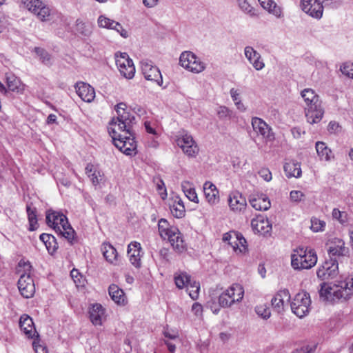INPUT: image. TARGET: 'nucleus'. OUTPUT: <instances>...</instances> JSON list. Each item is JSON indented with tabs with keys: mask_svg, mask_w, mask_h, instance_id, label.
I'll return each mask as SVG.
<instances>
[{
	"mask_svg": "<svg viewBox=\"0 0 353 353\" xmlns=\"http://www.w3.org/2000/svg\"><path fill=\"white\" fill-rule=\"evenodd\" d=\"M126 105L119 103L115 106L117 118L109 123L108 132L116 148L128 156H135L137 142L132 130L135 117L125 110Z\"/></svg>",
	"mask_w": 353,
	"mask_h": 353,
	"instance_id": "1",
	"label": "nucleus"
},
{
	"mask_svg": "<svg viewBox=\"0 0 353 353\" xmlns=\"http://www.w3.org/2000/svg\"><path fill=\"white\" fill-rule=\"evenodd\" d=\"M353 294V278L341 281L330 286L323 283L321 285L319 294L325 301L346 300Z\"/></svg>",
	"mask_w": 353,
	"mask_h": 353,
	"instance_id": "2",
	"label": "nucleus"
},
{
	"mask_svg": "<svg viewBox=\"0 0 353 353\" xmlns=\"http://www.w3.org/2000/svg\"><path fill=\"white\" fill-rule=\"evenodd\" d=\"M301 94L305 102V112L307 122L311 124L319 123L324 114L319 96L310 88L304 89Z\"/></svg>",
	"mask_w": 353,
	"mask_h": 353,
	"instance_id": "3",
	"label": "nucleus"
},
{
	"mask_svg": "<svg viewBox=\"0 0 353 353\" xmlns=\"http://www.w3.org/2000/svg\"><path fill=\"white\" fill-rule=\"evenodd\" d=\"M158 225L161 238L167 239L176 253L181 254L187 250L183 234L177 228L170 225L169 222H159Z\"/></svg>",
	"mask_w": 353,
	"mask_h": 353,
	"instance_id": "4",
	"label": "nucleus"
},
{
	"mask_svg": "<svg viewBox=\"0 0 353 353\" xmlns=\"http://www.w3.org/2000/svg\"><path fill=\"white\" fill-rule=\"evenodd\" d=\"M317 262V256L314 251L312 250H303L299 248L294 250L291 256V265L295 270L310 269Z\"/></svg>",
	"mask_w": 353,
	"mask_h": 353,
	"instance_id": "5",
	"label": "nucleus"
},
{
	"mask_svg": "<svg viewBox=\"0 0 353 353\" xmlns=\"http://www.w3.org/2000/svg\"><path fill=\"white\" fill-rule=\"evenodd\" d=\"M19 267H23L25 271L18 281L19 290L24 298H31L35 292V285L30 272L32 266L29 261L21 260L19 262Z\"/></svg>",
	"mask_w": 353,
	"mask_h": 353,
	"instance_id": "6",
	"label": "nucleus"
},
{
	"mask_svg": "<svg viewBox=\"0 0 353 353\" xmlns=\"http://www.w3.org/2000/svg\"><path fill=\"white\" fill-rule=\"evenodd\" d=\"M179 63L183 68L193 73H200L206 67L205 63L190 51H185L181 54Z\"/></svg>",
	"mask_w": 353,
	"mask_h": 353,
	"instance_id": "7",
	"label": "nucleus"
},
{
	"mask_svg": "<svg viewBox=\"0 0 353 353\" xmlns=\"http://www.w3.org/2000/svg\"><path fill=\"white\" fill-rule=\"evenodd\" d=\"M310 305V296L306 292L297 293L290 303L292 312L299 318H303L308 314Z\"/></svg>",
	"mask_w": 353,
	"mask_h": 353,
	"instance_id": "8",
	"label": "nucleus"
},
{
	"mask_svg": "<svg viewBox=\"0 0 353 353\" xmlns=\"http://www.w3.org/2000/svg\"><path fill=\"white\" fill-rule=\"evenodd\" d=\"M115 57L116 64L121 74L128 79L133 78L135 73V67L128 54L125 52H120L119 56L118 53H116Z\"/></svg>",
	"mask_w": 353,
	"mask_h": 353,
	"instance_id": "9",
	"label": "nucleus"
},
{
	"mask_svg": "<svg viewBox=\"0 0 353 353\" xmlns=\"http://www.w3.org/2000/svg\"><path fill=\"white\" fill-rule=\"evenodd\" d=\"M28 10L33 12L37 17L44 21L48 20L50 9L41 0H20Z\"/></svg>",
	"mask_w": 353,
	"mask_h": 353,
	"instance_id": "10",
	"label": "nucleus"
},
{
	"mask_svg": "<svg viewBox=\"0 0 353 353\" xmlns=\"http://www.w3.org/2000/svg\"><path fill=\"white\" fill-rule=\"evenodd\" d=\"M141 71L145 78L148 81L156 82L159 85L163 83V78L159 69L152 65L151 61L145 60L141 62Z\"/></svg>",
	"mask_w": 353,
	"mask_h": 353,
	"instance_id": "11",
	"label": "nucleus"
},
{
	"mask_svg": "<svg viewBox=\"0 0 353 353\" xmlns=\"http://www.w3.org/2000/svg\"><path fill=\"white\" fill-rule=\"evenodd\" d=\"M176 143L183 152L190 157H195L199 152V148L192 137L188 133L178 137Z\"/></svg>",
	"mask_w": 353,
	"mask_h": 353,
	"instance_id": "12",
	"label": "nucleus"
},
{
	"mask_svg": "<svg viewBox=\"0 0 353 353\" xmlns=\"http://www.w3.org/2000/svg\"><path fill=\"white\" fill-rule=\"evenodd\" d=\"M338 272V262L336 259L331 258L329 261H325L318 269L316 274L319 279L325 280L335 277Z\"/></svg>",
	"mask_w": 353,
	"mask_h": 353,
	"instance_id": "13",
	"label": "nucleus"
},
{
	"mask_svg": "<svg viewBox=\"0 0 353 353\" xmlns=\"http://www.w3.org/2000/svg\"><path fill=\"white\" fill-rule=\"evenodd\" d=\"M301 10L311 17L320 19L323 17V7L316 0L312 3V0H301L300 4Z\"/></svg>",
	"mask_w": 353,
	"mask_h": 353,
	"instance_id": "14",
	"label": "nucleus"
},
{
	"mask_svg": "<svg viewBox=\"0 0 353 353\" xmlns=\"http://www.w3.org/2000/svg\"><path fill=\"white\" fill-rule=\"evenodd\" d=\"M326 245L329 255L332 256H346L349 253L348 248L345 246L344 241L339 238L330 239Z\"/></svg>",
	"mask_w": 353,
	"mask_h": 353,
	"instance_id": "15",
	"label": "nucleus"
},
{
	"mask_svg": "<svg viewBox=\"0 0 353 353\" xmlns=\"http://www.w3.org/2000/svg\"><path fill=\"white\" fill-rule=\"evenodd\" d=\"M74 88L78 96L85 102L90 103L95 97V91L93 87L85 82H77Z\"/></svg>",
	"mask_w": 353,
	"mask_h": 353,
	"instance_id": "16",
	"label": "nucleus"
},
{
	"mask_svg": "<svg viewBox=\"0 0 353 353\" xmlns=\"http://www.w3.org/2000/svg\"><path fill=\"white\" fill-rule=\"evenodd\" d=\"M252 125L254 130L263 136L268 140L274 139V134L272 129L269 125L261 119L259 117H253L252 119Z\"/></svg>",
	"mask_w": 353,
	"mask_h": 353,
	"instance_id": "17",
	"label": "nucleus"
},
{
	"mask_svg": "<svg viewBox=\"0 0 353 353\" xmlns=\"http://www.w3.org/2000/svg\"><path fill=\"white\" fill-rule=\"evenodd\" d=\"M56 231L59 232L63 236L71 243L74 239L75 232L70 225V222H47Z\"/></svg>",
	"mask_w": 353,
	"mask_h": 353,
	"instance_id": "18",
	"label": "nucleus"
},
{
	"mask_svg": "<svg viewBox=\"0 0 353 353\" xmlns=\"http://www.w3.org/2000/svg\"><path fill=\"white\" fill-rule=\"evenodd\" d=\"M245 56L250 63L256 70H261L265 67L261 54L251 46H246L244 49Z\"/></svg>",
	"mask_w": 353,
	"mask_h": 353,
	"instance_id": "19",
	"label": "nucleus"
},
{
	"mask_svg": "<svg viewBox=\"0 0 353 353\" xmlns=\"http://www.w3.org/2000/svg\"><path fill=\"white\" fill-rule=\"evenodd\" d=\"M249 201L251 205L256 210H267L271 206L268 196L263 193L250 196Z\"/></svg>",
	"mask_w": 353,
	"mask_h": 353,
	"instance_id": "20",
	"label": "nucleus"
},
{
	"mask_svg": "<svg viewBox=\"0 0 353 353\" xmlns=\"http://www.w3.org/2000/svg\"><path fill=\"white\" fill-rule=\"evenodd\" d=\"M288 301L290 300V294L289 290L283 289L279 291L272 299L271 303L272 307L277 312H281L283 310L284 299Z\"/></svg>",
	"mask_w": 353,
	"mask_h": 353,
	"instance_id": "21",
	"label": "nucleus"
},
{
	"mask_svg": "<svg viewBox=\"0 0 353 353\" xmlns=\"http://www.w3.org/2000/svg\"><path fill=\"white\" fill-rule=\"evenodd\" d=\"M141 251V244L138 242L131 243L128 247V254L130 261L132 265L137 268H140L141 265L140 256Z\"/></svg>",
	"mask_w": 353,
	"mask_h": 353,
	"instance_id": "22",
	"label": "nucleus"
},
{
	"mask_svg": "<svg viewBox=\"0 0 353 353\" xmlns=\"http://www.w3.org/2000/svg\"><path fill=\"white\" fill-rule=\"evenodd\" d=\"M230 208L235 212H241L246 206V199L239 192H234L230 195L228 199Z\"/></svg>",
	"mask_w": 353,
	"mask_h": 353,
	"instance_id": "23",
	"label": "nucleus"
},
{
	"mask_svg": "<svg viewBox=\"0 0 353 353\" xmlns=\"http://www.w3.org/2000/svg\"><path fill=\"white\" fill-rule=\"evenodd\" d=\"M21 330L28 338H33L37 333L32 319L26 314L21 316L19 320Z\"/></svg>",
	"mask_w": 353,
	"mask_h": 353,
	"instance_id": "24",
	"label": "nucleus"
},
{
	"mask_svg": "<svg viewBox=\"0 0 353 353\" xmlns=\"http://www.w3.org/2000/svg\"><path fill=\"white\" fill-rule=\"evenodd\" d=\"M203 192L208 202L214 205L219 202V191L215 185L210 181H206L203 185Z\"/></svg>",
	"mask_w": 353,
	"mask_h": 353,
	"instance_id": "25",
	"label": "nucleus"
},
{
	"mask_svg": "<svg viewBox=\"0 0 353 353\" xmlns=\"http://www.w3.org/2000/svg\"><path fill=\"white\" fill-rule=\"evenodd\" d=\"M224 292L234 304L241 302L244 296V289L241 285L238 283L232 284Z\"/></svg>",
	"mask_w": 353,
	"mask_h": 353,
	"instance_id": "26",
	"label": "nucleus"
},
{
	"mask_svg": "<svg viewBox=\"0 0 353 353\" xmlns=\"http://www.w3.org/2000/svg\"><path fill=\"white\" fill-rule=\"evenodd\" d=\"M104 309L101 304L95 303L92 305L89 311L91 322L94 325H101L102 324V319L104 316Z\"/></svg>",
	"mask_w": 353,
	"mask_h": 353,
	"instance_id": "27",
	"label": "nucleus"
},
{
	"mask_svg": "<svg viewBox=\"0 0 353 353\" xmlns=\"http://www.w3.org/2000/svg\"><path fill=\"white\" fill-rule=\"evenodd\" d=\"M284 172L286 176L290 177H299L301 175V165L295 161H290L284 164Z\"/></svg>",
	"mask_w": 353,
	"mask_h": 353,
	"instance_id": "28",
	"label": "nucleus"
},
{
	"mask_svg": "<svg viewBox=\"0 0 353 353\" xmlns=\"http://www.w3.org/2000/svg\"><path fill=\"white\" fill-rule=\"evenodd\" d=\"M109 294L111 299L118 305H124L125 296L123 291L117 285L112 284L108 288Z\"/></svg>",
	"mask_w": 353,
	"mask_h": 353,
	"instance_id": "29",
	"label": "nucleus"
},
{
	"mask_svg": "<svg viewBox=\"0 0 353 353\" xmlns=\"http://www.w3.org/2000/svg\"><path fill=\"white\" fill-rule=\"evenodd\" d=\"M233 234L235 241L234 243H230V245L235 252L245 253L248 251L245 239L240 233L234 232Z\"/></svg>",
	"mask_w": 353,
	"mask_h": 353,
	"instance_id": "30",
	"label": "nucleus"
},
{
	"mask_svg": "<svg viewBox=\"0 0 353 353\" xmlns=\"http://www.w3.org/2000/svg\"><path fill=\"white\" fill-rule=\"evenodd\" d=\"M254 232L259 233L264 236L271 234L272 226L271 222H251Z\"/></svg>",
	"mask_w": 353,
	"mask_h": 353,
	"instance_id": "31",
	"label": "nucleus"
},
{
	"mask_svg": "<svg viewBox=\"0 0 353 353\" xmlns=\"http://www.w3.org/2000/svg\"><path fill=\"white\" fill-rule=\"evenodd\" d=\"M39 239L46 245L49 253L52 254L57 250L58 245L54 236L43 233L40 235Z\"/></svg>",
	"mask_w": 353,
	"mask_h": 353,
	"instance_id": "32",
	"label": "nucleus"
},
{
	"mask_svg": "<svg viewBox=\"0 0 353 353\" xmlns=\"http://www.w3.org/2000/svg\"><path fill=\"white\" fill-rule=\"evenodd\" d=\"M101 251L105 259L111 263H113L117 259V252L116 249L110 243H103L101 246Z\"/></svg>",
	"mask_w": 353,
	"mask_h": 353,
	"instance_id": "33",
	"label": "nucleus"
},
{
	"mask_svg": "<svg viewBox=\"0 0 353 353\" xmlns=\"http://www.w3.org/2000/svg\"><path fill=\"white\" fill-rule=\"evenodd\" d=\"M174 282L179 289H183L189 286L191 281V276L185 272H176L174 276Z\"/></svg>",
	"mask_w": 353,
	"mask_h": 353,
	"instance_id": "34",
	"label": "nucleus"
},
{
	"mask_svg": "<svg viewBox=\"0 0 353 353\" xmlns=\"http://www.w3.org/2000/svg\"><path fill=\"white\" fill-rule=\"evenodd\" d=\"M6 83L8 89L12 92H20L23 90L19 78L12 74L6 75Z\"/></svg>",
	"mask_w": 353,
	"mask_h": 353,
	"instance_id": "35",
	"label": "nucleus"
},
{
	"mask_svg": "<svg viewBox=\"0 0 353 353\" xmlns=\"http://www.w3.org/2000/svg\"><path fill=\"white\" fill-rule=\"evenodd\" d=\"M316 150L321 160H325L326 161L330 160L332 151L324 142L317 141L316 143Z\"/></svg>",
	"mask_w": 353,
	"mask_h": 353,
	"instance_id": "36",
	"label": "nucleus"
},
{
	"mask_svg": "<svg viewBox=\"0 0 353 353\" xmlns=\"http://www.w3.org/2000/svg\"><path fill=\"white\" fill-rule=\"evenodd\" d=\"M239 8L251 17H259L258 10L252 7L247 0H237Z\"/></svg>",
	"mask_w": 353,
	"mask_h": 353,
	"instance_id": "37",
	"label": "nucleus"
},
{
	"mask_svg": "<svg viewBox=\"0 0 353 353\" xmlns=\"http://www.w3.org/2000/svg\"><path fill=\"white\" fill-rule=\"evenodd\" d=\"M181 186L185 196H187V198L190 201L198 203L199 199L197 194L196 192L195 189L193 187H192V185L189 182L185 181L182 183Z\"/></svg>",
	"mask_w": 353,
	"mask_h": 353,
	"instance_id": "38",
	"label": "nucleus"
},
{
	"mask_svg": "<svg viewBox=\"0 0 353 353\" xmlns=\"http://www.w3.org/2000/svg\"><path fill=\"white\" fill-rule=\"evenodd\" d=\"M76 30L83 37H88L92 34V27L78 19L76 21Z\"/></svg>",
	"mask_w": 353,
	"mask_h": 353,
	"instance_id": "39",
	"label": "nucleus"
},
{
	"mask_svg": "<svg viewBox=\"0 0 353 353\" xmlns=\"http://www.w3.org/2000/svg\"><path fill=\"white\" fill-rule=\"evenodd\" d=\"M46 221H68V219L61 211L49 210L46 212Z\"/></svg>",
	"mask_w": 353,
	"mask_h": 353,
	"instance_id": "40",
	"label": "nucleus"
},
{
	"mask_svg": "<svg viewBox=\"0 0 353 353\" xmlns=\"http://www.w3.org/2000/svg\"><path fill=\"white\" fill-rule=\"evenodd\" d=\"M217 115L220 120H230L235 117L234 112L228 107L221 105L217 110Z\"/></svg>",
	"mask_w": 353,
	"mask_h": 353,
	"instance_id": "41",
	"label": "nucleus"
},
{
	"mask_svg": "<svg viewBox=\"0 0 353 353\" xmlns=\"http://www.w3.org/2000/svg\"><path fill=\"white\" fill-rule=\"evenodd\" d=\"M170 212L175 218L181 219L185 214V207L182 203L179 201L170 207Z\"/></svg>",
	"mask_w": 353,
	"mask_h": 353,
	"instance_id": "42",
	"label": "nucleus"
},
{
	"mask_svg": "<svg viewBox=\"0 0 353 353\" xmlns=\"http://www.w3.org/2000/svg\"><path fill=\"white\" fill-rule=\"evenodd\" d=\"M187 290L189 291V295L193 300H196L199 297L200 284L199 282L193 281L190 283L189 286H187Z\"/></svg>",
	"mask_w": 353,
	"mask_h": 353,
	"instance_id": "43",
	"label": "nucleus"
},
{
	"mask_svg": "<svg viewBox=\"0 0 353 353\" xmlns=\"http://www.w3.org/2000/svg\"><path fill=\"white\" fill-rule=\"evenodd\" d=\"M319 2L323 8L336 9L342 5L341 0H316Z\"/></svg>",
	"mask_w": 353,
	"mask_h": 353,
	"instance_id": "44",
	"label": "nucleus"
},
{
	"mask_svg": "<svg viewBox=\"0 0 353 353\" xmlns=\"http://www.w3.org/2000/svg\"><path fill=\"white\" fill-rule=\"evenodd\" d=\"M256 314L264 319H268L270 317L271 313L270 308L266 305H259L255 307Z\"/></svg>",
	"mask_w": 353,
	"mask_h": 353,
	"instance_id": "45",
	"label": "nucleus"
},
{
	"mask_svg": "<svg viewBox=\"0 0 353 353\" xmlns=\"http://www.w3.org/2000/svg\"><path fill=\"white\" fill-rule=\"evenodd\" d=\"M270 14H273L276 18H282L283 17V8L278 6L275 1L271 4V6L269 9L266 10Z\"/></svg>",
	"mask_w": 353,
	"mask_h": 353,
	"instance_id": "46",
	"label": "nucleus"
},
{
	"mask_svg": "<svg viewBox=\"0 0 353 353\" xmlns=\"http://www.w3.org/2000/svg\"><path fill=\"white\" fill-rule=\"evenodd\" d=\"M116 21L103 16H100L98 19V24L99 27L108 29H112Z\"/></svg>",
	"mask_w": 353,
	"mask_h": 353,
	"instance_id": "47",
	"label": "nucleus"
},
{
	"mask_svg": "<svg viewBox=\"0 0 353 353\" xmlns=\"http://www.w3.org/2000/svg\"><path fill=\"white\" fill-rule=\"evenodd\" d=\"M34 51L36 54L40 57V59L45 64H49L50 61V56L48 52L41 48H35Z\"/></svg>",
	"mask_w": 353,
	"mask_h": 353,
	"instance_id": "48",
	"label": "nucleus"
},
{
	"mask_svg": "<svg viewBox=\"0 0 353 353\" xmlns=\"http://www.w3.org/2000/svg\"><path fill=\"white\" fill-rule=\"evenodd\" d=\"M218 301L219 305L222 307H230L234 304L224 291L219 296Z\"/></svg>",
	"mask_w": 353,
	"mask_h": 353,
	"instance_id": "49",
	"label": "nucleus"
},
{
	"mask_svg": "<svg viewBox=\"0 0 353 353\" xmlns=\"http://www.w3.org/2000/svg\"><path fill=\"white\" fill-rule=\"evenodd\" d=\"M316 347V344H308L294 350L292 353H314Z\"/></svg>",
	"mask_w": 353,
	"mask_h": 353,
	"instance_id": "50",
	"label": "nucleus"
},
{
	"mask_svg": "<svg viewBox=\"0 0 353 353\" xmlns=\"http://www.w3.org/2000/svg\"><path fill=\"white\" fill-rule=\"evenodd\" d=\"M325 226V222H310V228L314 232L323 231Z\"/></svg>",
	"mask_w": 353,
	"mask_h": 353,
	"instance_id": "51",
	"label": "nucleus"
},
{
	"mask_svg": "<svg viewBox=\"0 0 353 353\" xmlns=\"http://www.w3.org/2000/svg\"><path fill=\"white\" fill-rule=\"evenodd\" d=\"M28 221H37V210L35 208H32L30 204L26 206Z\"/></svg>",
	"mask_w": 353,
	"mask_h": 353,
	"instance_id": "52",
	"label": "nucleus"
},
{
	"mask_svg": "<svg viewBox=\"0 0 353 353\" xmlns=\"http://www.w3.org/2000/svg\"><path fill=\"white\" fill-rule=\"evenodd\" d=\"M290 196L292 201L298 202L302 200L304 194L301 191L292 190L290 193Z\"/></svg>",
	"mask_w": 353,
	"mask_h": 353,
	"instance_id": "53",
	"label": "nucleus"
},
{
	"mask_svg": "<svg viewBox=\"0 0 353 353\" xmlns=\"http://www.w3.org/2000/svg\"><path fill=\"white\" fill-rule=\"evenodd\" d=\"M112 30H116L123 38H127L128 37V33L126 31V30H125L121 26V24H120L118 22H115L114 27L112 28Z\"/></svg>",
	"mask_w": 353,
	"mask_h": 353,
	"instance_id": "54",
	"label": "nucleus"
},
{
	"mask_svg": "<svg viewBox=\"0 0 353 353\" xmlns=\"http://www.w3.org/2000/svg\"><path fill=\"white\" fill-rule=\"evenodd\" d=\"M341 70L343 74L353 79V64L344 65L341 68Z\"/></svg>",
	"mask_w": 353,
	"mask_h": 353,
	"instance_id": "55",
	"label": "nucleus"
},
{
	"mask_svg": "<svg viewBox=\"0 0 353 353\" xmlns=\"http://www.w3.org/2000/svg\"><path fill=\"white\" fill-rule=\"evenodd\" d=\"M259 174L260 176L266 181H270L272 180V173L268 168L261 169L259 172Z\"/></svg>",
	"mask_w": 353,
	"mask_h": 353,
	"instance_id": "56",
	"label": "nucleus"
},
{
	"mask_svg": "<svg viewBox=\"0 0 353 353\" xmlns=\"http://www.w3.org/2000/svg\"><path fill=\"white\" fill-rule=\"evenodd\" d=\"M347 215L345 212L340 211L337 208H334L332 210V216L334 219L337 221H341V219H343Z\"/></svg>",
	"mask_w": 353,
	"mask_h": 353,
	"instance_id": "57",
	"label": "nucleus"
},
{
	"mask_svg": "<svg viewBox=\"0 0 353 353\" xmlns=\"http://www.w3.org/2000/svg\"><path fill=\"white\" fill-rule=\"evenodd\" d=\"M192 311L196 316H200L202 315L203 307L200 303H194L192 306Z\"/></svg>",
	"mask_w": 353,
	"mask_h": 353,
	"instance_id": "58",
	"label": "nucleus"
},
{
	"mask_svg": "<svg viewBox=\"0 0 353 353\" xmlns=\"http://www.w3.org/2000/svg\"><path fill=\"white\" fill-rule=\"evenodd\" d=\"M340 128L339 124L336 121H330L327 126V130L330 133H336L339 131Z\"/></svg>",
	"mask_w": 353,
	"mask_h": 353,
	"instance_id": "59",
	"label": "nucleus"
},
{
	"mask_svg": "<svg viewBox=\"0 0 353 353\" xmlns=\"http://www.w3.org/2000/svg\"><path fill=\"white\" fill-rule=\"evenodd\" d=\"M230 94L231 98H232V101L234 102V103H236V102L241 101L240 94L237 90H235L234 88H232L230 91Z\"/></svg>",
	"mask_w": 353,
	"mask_h": 353,
	"instance_id": "60",
	"label": "nucleus"
},
{
	"mask_svg": "<svg viewBox=\"0 0 353 353\" xmlns=\"http://www.w3.org/2000/svg\"><path fill=\"white\" fill-rule=\"evenodd\" d=\"M144 126L148 133L153 135L157 134L156 130L152 126L150 121H145Z\"/></svg>",
	"mask_w": 353,
	"mask_h": 353,
	"instance_id": "61",
	"label": "nucleus"
},
{
	"mask_svg": "<svg viewBox=\"0 0 353 353\" xmlns=\"http://www.w3.org/2000/svg\"><path fill=\"white\" fill-rule=\"evenodd\" d=\"M79 274V272L76 269H73L71 272H70V276L74 280V282L75 283H77V285H80L81 284V281H80V279L78 277Z\"/></svg>",
	"mask_w": 353,
	"mask_h": 353,
	"instance_id": "62",
	"label": "nucleus"
},
{
	"mask_svg": "<svg viewBox=\"0 0 353 353\" xmlns=\"http://www.w3.org/2000/svg\"><path fill=\"white\" fill-rule=\"evenodd\" d=\"M262 8L265 10L269 9L274 0H258Z\"/></svg>",
	"mask_w": 353,
	"mask_h": 353,
	"instance_id": "63",
	"label": "nucleus"
},
{
	"mask_svg": "<svg viewBox=\"0 0 353 353\" xmlns=\"http://www.w3.org/2000/svg\"><path fill=\"white\" fill-rule=\"evenodd\" d=\"M291 132L295 139H299L301 137V134L303 132L299 127L292 128Z\"/></svg>",
	"mask_w": 353,
	"mask_h": 353,
	"instance_id": "64",
	"label": "nucleus"
}]
</instances>
